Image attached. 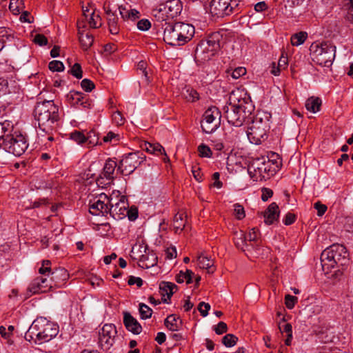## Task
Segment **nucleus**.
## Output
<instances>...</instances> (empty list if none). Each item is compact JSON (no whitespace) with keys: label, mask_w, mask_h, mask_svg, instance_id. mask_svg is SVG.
<instances>
[{"label":"nucleus","mask_w":353,"mask_h":353,"mask_svg":"<svg viewBox=\"0 0 353 353\" xmlns=\"http://www.w3.org/2000/svg\"><path fill=\"white\" fill-rule=\"evenodd\" d=\"M177 288V285L173 283L167 281L161 282L159 284V292L163 297H164L165 295L167 296V299H162L163 302L168 303V300H170L174 294V290H176Z\"/></svg>","instance_id":"nucleus-23"},{"label":"nucleus","mask_w":353,"mask_h":353,"mask_svg":"<svg viewBox=\"0 0 353 353\" xmlns=\"http://www.w3.org/2000/svg\"><path fill=\"white\" fill-rule=\"evenodd\" d=\"M279 216V206L276 203H272L263 212L264 221L267 225H271L277 221Z\"/></svg>","instance_id":"nucleus-22"},{"label":"nucleus","mask_w":353,"mask_h":353,"mask_svg":"<svg viewBox=\"0 0 353 353\" xmlns=\"http://www.w3.org/2000/svg\"><path fill=\"white\" fill-rule=\"evenodd\" d=\"M117 166V164L114 161L108 159L104 165L103 172L97 179V185L103 186L109 184L114 179L113 174Z\"/></svg>","instance_id":"nucleus-17"},{"label":"nucleus","mask_w":353,"mask_h":353,"mask_svg":"<svg viewBox=\"0 0 353 353\" xmlns=\"http://www.w3.org/2000/svg\"><path fill=\"white\" fill-rule=\"evenodd\" d=\"M69 137L71 140L74 141L77 144H85V134L83 133V132L74 130L70 133Z\"/></svg>","instance_id":"nucleus-37"},{"label":"nucleus","mask_w":353,"mask_h":353,"mask_svg":"<svg viewBox=\"0 0 353 353\" xmlns=\"http://www.w3.org/2000/svg\"><path fill=\"white\" fill-rule=\"evenodd\" d=\"M139 310L142 319H148L152 316V310L145 303L139 304Z\"/></svg>","instance_id":"nucleus-40"},{"label":"nucleus","mask_w":353,"mask_h":353,"mask_svg":"<svg viewBox=\"0 0 353 353\" xmlns=\"http://www.w3.org/2000/svg\"><path fill=\"white\" fill-rule=\"evenodd\" d=\"M197 261L200 268L207 269L209 273L214 272V270H212V267L214 265V261L212 259L201 254L198 256Z\"/></svg>","instance_id":"nucleus-28"},{"label":"nucleus","mask_w":353,"mask_h":353,"mask_svg":"<svg viewBox=\"0 0 353 353\" xmlns=\"http://www.w3.org/2000/svg\"><path fill=\"white\" fill-rule=\"evenodd\" d=\"M230 103L223 108L225 117L228 122L236 127L241 126L254 110L250 97L243 90L232 91L230 95Z\"/></svg>","instance_id":"nucleus-1"},{"label":"nucleus","mask_w":353,"mask_h":353,"mask_svg":"<svg viewBox=\"0 0 353 353\" xmlns=\"http://www.w3.org/2000/svg\"><path fill=\"white\" fill-rule=\"evenodd\" d=\"M12 38L13 37L9 30L4 27L0 28V46H2V49L4 48L6 41Z\"/></svg>","instance_id":"nucleus-39"},{"label":"nucleus","mask_w":353,"mask_h":353,"mask_svg":"<svg viewBox=\"0 0 353 353\" xmlns=\"http://www.w3.org/2000/svg\"><path fill=\"white\" fill-rule=\"evenodd\" d=\"M176 24L179 26L180 39L184 45L192 39L195 33L194 27L191 24L183 22H176Z\"/></svg>","instance_id":"nucleus-20"},{"label":"nucleus","mask_w":353,"mask_h":353,"mask_svg":"<svg viewBox=\"0 0 353 353\" xmlns=\"http://www.w3.org/2000/svg\"><path fill=\"white\" fill-rule=\"evenodd\" d=\"M12 125L8 122L0 123V141L4 142L6 136L11 134Z\"/></svg>","instance_id":"nucleus-38"},{"label":"nucleus","mask_w":353,"mask_h":353,"mask_svg":"<svg viewBox=\"0 0 353 353\" xmlns=\"http://www.w3.org/2000/svg\"><path fill=\"white\" fill-rule=\"evenodd\" d=\"M128 208V199L121 195L119 199L108 196L105 194H100L89 203V212L94 216H105L110 214L113 219L119 220L126 216Z\"/></svg>","instance_id":"nucleus-2"},{"label":"nucleus","mask_w":353,"mask_h":353,"mask_svg":"<svg viewBox=\"0 0 353 353\" xmlns=\"http://www.w3.org/2000/svg\"><path fill=\"white\" fill-rule=\"evenodd\" d=\"M238 341V338L232 334H227L222 339L223 344L227 347L234 346Z\"/></svg>","instance_id":"nucleus-41"},{"label":"nucleus","mask_w":353,"mask_h":353,"mask_svg":"<svg viewBox=\"0 0 353 353\" xmlns=\"http://www.w3.org/2000/svg\"><path fill=\"white\" fill-rule=\"evenodd\" d=\"M70 72L72 75L75 77L77 79H81L83 77V72L81 66L79 63H74L71 68Z\"/></svg>","instance_id":"nucleus-46"},{"label":"nucleus","mask_w":353,"mask_h":353,"mask_svg":"<svg viewBox=\"0 0 353 353\" xmlns=\"http://www.w3.org/2000/svg\"><path fill=\"white\" fill-rule=\"evenodd\" d=\"M183 6L180 0H168L152 10V15L157 21H166L176 17L182 11Z\"/></svg>","instance_id":"nucleus-9"},{"label":"nucleus","mask_w":353,"mask_h":353,"mask_svg":"<svg viewBox=\"0 0 353 353\" xmlns=\"http://www.w3.org/2000/svg\"><path fill=\"white\" fill-rule=\"evenodd\" d=\"M145 160V156L140 152H131L123 157L117 168V172L129 175Z\"/></svg>","instance_id":"nucleus-11"},{"label":"nucleus","mask_w":353,"mask_h":353,"mask_svg":"<svg viewBox=\"0 0 353 353\" xmlns=\"http://www.w3.org/2000/svg\"><path fill=\"white\" fill-rule=\"evenodd\" d=\"M128 285H132L136 284L139 288L141 287L143 285V280L140 277H136L134 276H130L129 277Z\"/></svg>","instance_id":"nucleus-58"},{"label":"nucleus","mask_w":353,"mask_h":353,"mask_svg":"<svg viewBox=\"0 0 353 353\" xmlns=\"http://www.w3.org/2000/svg\"><path fill=\"white\" fill-rule=\"evenodd\" d=\"M22 0H10L9 9L15 14L19 12V6L22 5Z\"/></svg>","instance_id":"nucleus-51"},{"label":"nucleus","mask_w":353,"mask_h":353,"mask_svg":"<svg viewBox=\"0 0 353 353\" xmlns=\"http://www.w3.org/2000/svg\"><path fill=\"white\" fill-rule=\"evenodd\" d=\"M241 0H212L210 11L212 15L223 17L232 13Z\"/></svg>","instance_id":"nucleus-13"},{"label":"nucleus","mask_w":353,"mask_h":353,"mask_svg":"<svg viewBox=\"0 0 353 353\" xmlns=\"http://www.w3.org/2000/svg\"><path fill=\"white\" fill-rule=\"evenodd\" d=\"M297 297L292 296L290 294L285 295V303L286 307L288 309H292L295 305V303L297 302Z\"/></svg>","instance_id":"nucleus-49"},{"label":"nucleus","mask_w":353,"mask_h":353,"mask_svg":"<svg viewBox=\"0 0 353 353\" xmlns=\"http://www.w3.org/2000/svg\"><path fill=\"white\" fill-rule=\"evenodd\" d=\"M119 13L123 19H128L130 17V12L132 9H128L125 7H119Z\"/></svg>","instance_id":"nucleus-60"},{"label":"nucleus","mask_w":353,"mask_h":353,"mask_svg":"<svg viewBox=\"0 0 353 353\" xmlns=\"http://www.w3.org/2000/svg\"><path fill=\"white\" fill-rule=\"evenodd\" d=\"M214 332L216 334H222L227 332L228 326L227 324L223 321L219 322L216 327L214 328Z\"/></svg>","instance_id":"nucleus-53"},{"label":"nucleus","mask_w":353,"mask_h":353,"mask_svg":"<svg viewBox=\"0 0 353 353\" xmlns=\"http://www.w3.org/2000/svg\"><path fill=\"white\" fill-rule=\"evenodd\" d=\"M194 273L190 270H186L185 272L180 271V272L176 276V281L178 283H182L184 281H186L188 284L192 282V275Z\"/></svg>","instance_id":"nucleus-33"},{"label":"nucleus","mask_w":353,"mask_h":353,"mask_svg":"<svg viewBox=\"0 0 353 353\" xmlns=\"http://www.w3.org/2000/svg\"><path fill=\"white\" fill-rule=\"evenodd\" d=\"M82 89L85 92H91L95 87L93 81L88 79H84L81 82Z\"/></svg>","instance_id":"nucleus-47"},{"label":"nucleus","mask_w":353,"mask_h":353,"mask_svg":"<svg viewBox=\"0 0 353 353\" xmlns=\"http://www.w3.org/2000/svg\"><path fill=\"white\" fill-rule=\"evenodd\" d=\"M234 212L236 218L239 220H241L245 216L244 208L239 203H235L234 205Z\"/></svg>","instance_id":"nucleus-45"},{"label":"nucleus","mask_w":353,"mask_h":353,"mask_svg":"<svg viewBox=\"0 0 353 353\" xmlns=\"http://www.w3.org/2000/svg\"><path fill=\"white\" fill-rule=\"evenodd\" d=\"M117 336L116 326L112 323L105 324L99 332V345L103 350H108L114 345Z\"/></svg>","instance_id":"nucleus-14"},{"label":"nucleus","mask_w":353,"mask_h":353,"mask_svg":"<svg viewBox=\"0 0 353 353\" xmlns=\"http://www.w3.org/2000/svg\"><path fill=\"white\" fill-rule=\"evenodd\" d=\"M126 216L130 221H134L138 217V211L137 209L127 208Z\"/></svg>","instance_id":"nucleus-62"},{"label":"nucleus","mask_w":353,"mask_h":353,"mask_svg":"<svg viewBox=\"0 0 353 353\" xmlns=\"http://www.w3.org/2000/svg\"><path fill=\"white\" fill-rule=\"evenodd\" d=\"M164 325L172 332L178 331L182 327V321L175 314H170L165 319Z\"/></svg>","instance_id":"nucleus-26"},{"label":"nucleus","mask_w":353,"mask_h":353,"mask_svg":"<svg viewBox=\"0 0 353 353\" xmlns=\"http://www.w3.org/2000/svg\"><path fill=\"white\" fill-rule=\"evenodd\" d=\"M34 117L39 128L44 133L50 134L59 125V107L53 100L38 101L34 106Z\"/></svg>","instance_id":"nucleus-3"},{"label":"nucleus","mask_w":353,"mask_h":353,"mask_svg":"<svg viewBox=\"0 0 353 353\" xmlns=\"http://www.w3.org/2000/svg\"><path fill=\"white\" fill-rule=\"evenodd\" d=\"M220 174L219 172H214L212 174V180H214V183L212 185L216 188H221L223 185L222 182L219 180Z\"/></svg>","instance_id":"nucleus-61"},{"label":"nucleus","mask_w":353,"mask_h":353,"mask_svg":"<svg viewBox=\"0 0 353 353\" xmlns=\"http://www.w3.org/2000/svg\"><path fill=\"white\" fill-rule=\"evenodd\" d=\"M261 192H262L261 199L263 201H268V199L272 197L273 195V191L271 189L268 188H263L261 189Z\"/></svg>","instance_id":"nucleus-57"},{"label":"nucleus","mask_w":353,"mask_h":353,"mask_svg":"<svg viewBox=\"0 0 353 353\" xmlns=\"http://www.w3.org/2000/svg\"><path fill=\"white\" fill-rule=\"evenodd\" d=\"M310 50L312 59L316 64L327 68L332 65L336 53L334 46L327 42L312 43Z\"/></svg>","instance_id":"nucleus-8"},{"label":"nucleus","mask_w":353,"mask_h":353,"mask_svg":"<svg viewBox=\"0 0 353 353\" xmlns=\"http://www.w3.org/2000/svg\"><path fill=\"white\" fill-rule=\"evenodd\" d=\"M345 19L353 23V4L349 3V6L347 9V14L345 15Z\"/></svg>","instance_id":"nucleus-64"},{"label":"nucleus","mask_w":353,"mask_h":353,"mask_svg":"<svg viewBox=\"0 0 353 353\" xmlns=\"http://www.w3.org/2000/svg\"><path fill=\"white\" fill-rule=\"evenodd\" d=\"M271 114L263 112L261 116L252 118V125L249 127L247 135L252 143L259 145L268 138V131L270 128Z\"/></svg>","instance_id":"nucleus-7"},{"label":"nucleus","mask_w":353,"mask_h":353,"mask_svg":"<svg viewBox=\"0 0 353 353\" xmlns=\"http://www.w3.org/2000/svg\"><path fill=\"white\" fill-rule=\"evenodd\" d=\"M257 232H258V230L256 228H252L250 232L246 234V237H247V241H256L257 239Z\"/></svg>","instance_id":"nucleus-63"},{"label":"nucleus","mask_w":353,"mask_h":353,"mask_svg":"<svg viewBox=\"0 0 353 353\" xmlns=\"http://www.w3.org/2000/svg\"><path fill=\"white\" fill-rule=\"evenodd\" d=\"M198 152L201 157L210 158L212 155V152L210 147L207 145L202 143L198 147Z\"/></svg>","instance_id":"nucleus-42"},{"label":"nucleus","mask_w":353,"mask_h":353,"mask_svg":"<svg viewBox=\"0 0 353 353\" xmlns=\"http://www.w3.org/2000/svg\"><path fill=\"white\" fill-rule=\"evenodd\" d=\"M49 69L53 72H61L64 70V65L60 61H52L49 63Z\"/></svg>","instance_id":"nucleus-44"},{"label":"nucleus","mask_w":353,"mask_h":353,"mask_svg":"<svg viewBox=\"0 0 353 353\" xmlns=\"http://www.w3.org/2000/svg\"><path fill=\"white\" fill-rule=\"evenodd\" d=\"M79 35L81 48L83 50H88L92 46L94 42L93 37L88 33L84 35L80 31H79Z\"/></svg>","instance_id":"nucleus-30"},{"label":"nucleus","mask_w":353,"mask_h":353,"mask_svg":"<svg viewBox=\"0 0 353 353\" xmlns=\"http://www.w3.org/2000/svg\"><path fill=\"white\" fill-rule=\"evenodd\" d=\"M176 23L174 24L168 23L164 28L163 40L172 46H183L182 40L180 39L179 32Z\"/></svg>","instance_id":"nucleus-16"},{"label":"nucleus","mask_w":353,"mask_h":353,"mask_svg":"<svg viewBox=\"0 0 353 353\" xmlns=\"http://www.w3.org/2000/svg\"><path fill=\"white\" fill-rule=\"evenodd\" d=\"M53 288L51 281L43 276L35 278L29 285L28 288V294L29 296L38 294L45 293Z\"/></svg>","instance_id":"nucleus-15"},{"label":"nucleus","mask_w":353,"mask_h":353,"mask_svg":"<svg viewBox=\"0 0 353 353\" xmlns=\"http://www.w3.org/2000/svg\"><path fill=\"white\" fill-rule=\"evenodd\" d=\"M221 114L219 109L212 106L206 110L203 115L201 125L205 133L214 132L220 125Z\"/></svg>","instance_id":"nucleus-12"},{"label":"nucleus","mask_w":353,"mask_h":353,"mask_svg":"<svg viewBox=\"0 0 353 353\" xmlns=\"http://www.w3.org/2000/svg\"><path fill=\"white\" fill-rule=\"evenodd\" d=\"M314 208L317 210V215L319 216H322L327 210V206L320 201L316 202L314 204Z\"/></svg>","instance_id":"nucleus-52"},{"label":"nucleus","mask_w":353,"mask_h":353,"mask_svg":"<svg viewBox=\"0 0 353 353\" xmlns=\"http://www.w3.org/2000/svg\"><path fill=\"white\" fill-rule=\"evenodd\" d=\"M210 310V305L205 302H201L198 306V310L201 314L205 317L208 314V312Z\"/></svg>","instance_id":"nucleus-50"},{"label":"nucleus","mask_w":353,"mask_h":353,"mask_svg":"<svg viewBox=\"0 0 353 353\" xmlns=\"http://www.w3.org/2000/svg\"><path fill=\"white\" fill-rule=\"evenodd\" d=\"M151 27V23L148 19H143L138 21L137 28L142 31L148 30Z\"/></svg>","instance_id":"nucleus-54"},{"label":"nucleus","mask_w":353,"mask_h":353,"mask_svg":"<svg viewBox=\"0 0 353 353\" xmlns=\"http://www.w3.org/2000/svg\"><path fill=\"white\" fill-rule=\"evenodd\" d=\"M68 279L69 274L65 268H57L52 271L49 278L53 285V288L63 287Z\"/></svg>","instance_id":"nucleus-18"},{"label":"nucleus","mask_w":353,"mask_h":353,"mask_svg":"<svg viewBox=\"0 0 353 353\" xmlns=\"http://www.w3.org/2000/svg\"><path fill=\"white\" fill-rule=\"evenodd\" d=\"M112 120L117 125H121L124 123V119L119 111L113 113Z\"/></svg>","instance_id":"nucleus-56"},{"label":"nucleus","mask_w":353,"mask_h":353,"mask_svg":"<svg viewBox=\"0 0 353 353\" xmlns=\"http://www.w3.org/2000/svg\"><path fill=\"white\" fill-rule=\"evenodd\" d=\"M10 92V90L9 89L8 80L3 78H0V96Z\"/></svg>","instance_id":"nucleus-48"},{"label":"nucleus","mask_w":353,"mask_h":353,"mask_svg":"<svg viewBox=\"0 0 353 353\" xmlns=\"http://www.w3.org/2000/svg\"><path fill=\"white\" fill-rule=\"evenodd\" d=\"M65 97L70 105H79L81 100L84 97V94L81 92L72 90L68 93Z\"/></svg>","instance_id":"nucleus-29"},{"label":"nucleus","mask_w":353,"mask_h":353,"mask_svg":"<svg viewBox=\"0 0 353 353\" xmlns=\"http://www.w3.org/2000/svg\"><path fill=\"white\" fill-rule=\"evenodd\" d=\"M110 32L112 34H117L119 32L118 18L114 14H109L107 17Z\"/></svg>","instance_id":"nucleus-32"},{"label":"nucleus","mask_w":353,"mask_h":353,"mask_svg":"<svg viewBox=\"0 0 353 353\" xmlns=\"http://www.w3.org/2000/svg\"><path fill=\"white\" fill-rule=\"evenodd\" d=\"M157 262V256L153 251L149 252L146 254H142L139 259V265L145 268H149L156 265Z\"/></svg>","instance_id":"nucleus-25"},{"label":"nucleus","mask_w":353,"mask_h":353,"mask_svg":"<svg viewBox=\"0 0 353 353\" xmlns=\"http://www.w3.org/2000/svg\"><path fill=\"white\" fill-rule=\"evenodd\" d=\"M79 105L84 108H92L93 106L92 101H90L86 94H84V97L81 100Z\"/></svg>","instance_id":"nucleus-59"},{"label":"nucleus","mask_w":353,"mask_h":353,"mask_svg":"<svg viewBox=\"0 0 353 353\" xmlns=\"http://www.w3.org/2000/svg\"><path fill=\"white\" fill-rule=\"evenodd\" d=\"M1 146L7 152L16 157H20L26 152L28 144L26 138L23 134L15 132L6 136L4 142L1 143Z\"/></svg>","instance_id":"nucleus-10"},{"label":"nucleus","mask_w":353,"mask_h":353,"mask_svg":"<svg viewBox=\"0 0 353 353\" xmlns=\"http://www.w3.org/2000/svg\"><path fill=\"white\" fill-rule=\"evenodd\" d=\"M141 147L148 153L154 154L156 155L163 154L164 157L163 160L164 162L170 161L164 148L159 143H151L145 141L141 144Z\"/></svg>","instance_id":"nucleus-21"},{"label":"nucleus","mask_w":353,"mask_h":353,"mask_svg":"<svg viewBox=\"0 0 353 353\" xmlns=\"http://www.w3.org/2000/svg\"><path fill=\"white\" fill-rule=\"evenodd\" d=\"M186 221L183 219L182 214H176L173 220V227L175 232H179L183 230L185 226Z\"/></svg>","instance_id":"nucleus-34"},{"label":"nucleus","mask_w":353,"mask_h":353,"mask_svg":"<svg viewBox=\"0 0 353 353\" xmlns=\"http://www.w3.org/2000/svg\"><path fill=\"white\" fill-rule=\"evenodd\" d=\"M321 261L323 270L339 267L343 268L349 264V254L343 245L333 244L322 252Z\"/></svg>","instance_id":"nucleus-5"},{"label":"nucleus","mask_w":353,"mask_h":353,"mask_svg":"<svg viewBox=\"0 0 353 353\" xmlns=\"http://www.w3.org/2000/svg\"><path fill=\"white\" fill-rule=\"evenodd\" d=\"M234 241L236 247L242 250L243 252L249 250L250 248H253L252 244L247 243L246 234L241 230L234 232Z\"/></svg>","instance_id":"nucleus-24"},{"label":"nucleus","mask_w":353,"mask_h":353,"mask_svg":"<svg viewBox=\"0 0 353 353\" xmlns=\"http://www.w3.org/2000/svg\"><path fill=\"white\" fill-rule=\"evenodd\" d=\"M227 73L230 74L234 79H237L246 74V69L243 67H238L233 70H227Z\"/></svg>","instance_id":"nucleus-43"},{"label":"nucleus","mask_w":353,"mask_h":353,"mask_svg":"<svg viewBox=\"0 0 353 353\" xmlns=\"http://www.w3.org/2000/svg\"><path fill=\"white\" fill-rule=\"evenodd\" d=\"M321 105V100L319 97H311L307 99L305 102V108L307 110L316 113L320 110Z\"/></svg>","instance_id":"nucleus-27"},{"label":"nucleus","mask_w":353,"mask_h":353,"mask_svg":"<svg viewBox=\"0 0 353 353\" xmlns=\"http://www.w3.org/2000/svg\"><path fill=\"white\" fill-rule=\"evenodd\" d=\"M123 324L127 330L134 334H139L142 331V326L128 312H123Z\"/></svg>","instance_id":"nucleus-19"},{"label":"nucleus","mask_w":353,"mask_h":353,"mask_svg":"<svg viewBox=\"0 0 353 353\" xmlns=\"http://www.w3.org/2000/svg\"><path fill=\"white\" fill-rule=\"evenodd\" d=\"M307 37V34L305 32H299L293 34L291 37V43L292 46H298L304 43Z\"/></svg>","instance_id":"nucleus-36"},{"label":"nucleus","mask_w":353,"mask_h":353,"mask_svg":"<svg viewBox=\"0 0 353 353\" xmlns=\"http://www.w3.org/2000/svg\"><path fill=\"white\" fill-rule=\"evenodd\" d=\"M34 42L40 46H45L47 44L48 39L44 35L41 34H37L35 35V37L34 38Z\"/></svg>","instance_id":"nucleus-55"},{"label":"nucleus","mask_w":353,"mask_h":353,"mask_svg":"<svg viewBox=\"0 0 353 353\" xmlns=\"http://www.w3.org/2000/svg\"><path fill=\"white\" fill-rule=\"evenodd\" d=\"M99 137L94 130L87 132L85 134V144L88 148H92L97 145Z\"/></svg>","instance_id":"nucleus-35"},{"label":"nucleus","mask_w":353,"mask_h":353,"mask_svg":"<svg viewBox=\"0 0 353 353\" xmlns=\"http://www.w3.org/2000/svg\"><path fill=\"white\" fill-rule=\"evenodd\" d=\"M59 332L57 324L45 317L37 318L25 334L26 341H33L35 343L48 342L54 338Z\"/></svg>","instance_id":"nucleus-4"},{"label":"nucleus","mask_w":353,"mask_h":353,"mask_svg":"<svg viewBox=\"0 0 353 353\" xmlns=\"http://www.w3.org/2000/svg\"><path fill=\"white\" fill-rule=\"evenodd\" d=\"M182 97L188 101L194 102L199 99L198 92L191 87H185L181 92Z\"/></svg>","instance_id":"nucleus-31"},{"label":"nucleus","mask_w":353,"mask_h":353,"mask_svg":"<svg viewBox=\"0 0 353 353\" xmlns=\"http://www.w3.org/2000/svg\"><path fill=\"white\" fill-rule=\"evenodd\" d=\"M222 34L219 32H214L210 34L206 40L201 41L194 52V59L196 63H204L212 57L221 48Z\"/></svg>","instance_id":"nucleus-6"}]
</instances>
